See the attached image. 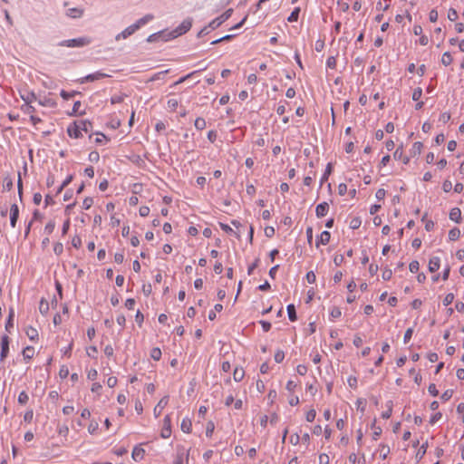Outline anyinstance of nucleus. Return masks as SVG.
I'll return each instance as SVG.
<instances>
[{"label":"nucleus","mask_w":464,"mask_h":464,"mask_svg":"<svg viewBox=\"0 0 464 464\" xmlns=\"http://www.w3.org/2000/svg\"><path fill=\"white\" fill-rule=\"evenodd\" d=\"M154 19V15L151 14H147L143 17L138 19L134 24L126 27L122 32L118 34L115 36L116 41H120L121 39H127L130 35H132L136 31L140 28L151 22Z\"/></svg>","instance_id":"f257e3e1"},{"label":"nucleus","mask_w":464,"mask_h":464,"mask_svg":"<svg viewBox=\"0 0 464 464\" xmlns=\"http://www.w3.org/2000/svg\"><path fill=\"white\" fill-rule=\"evenodd\" d=\"M92 128L89 121L80 120L72 122L67 128V133L71 138L79 139L82 136V131L87 133Z\"/></svg>","instance_id":"f03ea898"},{"label":"nucleus","mask_w":464,"mask_h":464,"mask_svg":"<svg viewBox=\"0 0 464 464\" xmlns=\"http://www.w3.org/2000/svg\"><path fill=\"white\" fill-rule=\"evenodd\" d=\"M91 39L89 37H79L74 39H69V40H63L62 41L59 45L60 46H65L70 48H75V47H83L91 44Z\"/></svg>","instance_id":"7ed1b4c3"},{"label":"nucleus","mask_w":464,"mask_h":464,"mask_svg":"<svg viewBox=\"0 0 464 464\" xmlns=\"http://www.w3.org/2000/svg\"><path fill=\"white\" fill-rule=\"evenodd\" d=\"M232 13H233L232 8L227 9L221 15H219L218 17L212 20L208 24V27L211 30H214L216 28L219 27L224 22H226L232 15Z\"/></svg>","instance_id":"20e7f679"},{"label":"nucleus","mask_w":464,"mask_h":464,"mask_svg":"<svg viewBox=\"0 0 464 464\" xmlns=\"http://www.w3.org/2000/svg\"><path fill=\"white\" fill-rule=\"evenodd\" d=\"M192 25V21L190 18L185 19L178 27L173 29L174 36L179 37L184 34H186Z\"/></svg>","instance_id":"39448f33"},{"label":"nucleus","mask_w":464,"mask_h":464,"mask_svg":"<svg viewBox=\"0 0 464 464\" xmlns=\"http://www.w3.org/2000/svg\"><path fill=\"white\" fill-rule=\"evenodd\" d=\"M171 435V420L169 415H166L163 419V428L161 430L160 436L163 439H168Z\"/></svg>","instance_id":"423d86ee"},{"label":"nucleus","mask_w":464,"mask_h":464,"mask_svg":"<svg viewBox=\"0 0 464 464\" xmlns=\"http://www.w3.org/2000/svg\"><path fill=\"white\" fill-rule=\"evenodd\" d=\"M9 352V337L7 335L2 336L1 339V353H0V361L3 362L8 354Z\"/></svg>","instance_id":"0eeeda50"},{"label":"nucleus","mask_w":464,"mask_h":464,"mask_svg":"<svg viewBox=\"0 0 464 464\" xmlns=\"http://www.w3.org/2000/svg\"><path fill=\"white\" fill-rule=\"evenodd\" d=\"M19 217V208L16 204H13L10 208V225L15 227Z\"/></svg>","instance_id":"6e6552de"},{"label":"nucleus","mask_w":464,"mask_h":464,"mask_svg":"<svg viewBox=\"0 0 464 464\" xmlns=\"http://www.w3.org/2000/svg\"><path fill=\"white\" fill-rule=\"evenodd\" d=\"M168 402H169L168 396H164L163 398H161L160 400V401L155 406L154 411H153L156 417H159L163 409L168 405Z\"/></svg>","instance_id":"1a4fd4ad"},{"label":"nucleus","mask_w":464,"mask_h":464,"mask_svg":"<svg viewBox=\"0 0 464 464\" xmlns=\"http://www.w3.org/2000/svg\"><path fill=\"white\" fill-rule=\"evenodd\" d=\"M110 75L109 74H106V73H103V72H95L93 73H90L88 75H86L83 79H82V82H93V81H98V80H101L102 78H105V77H109Z\"/></svg>","instance_id":"9d476101"},{"label":"nucleus","mask_w":464,"mask_h":464,"mask_svg":"<svg viewBox=\"0 0 464 464\" xmlns=\"http://www.w3.org/2000/svg\"><path fill=\"white\" fill-rule=\"evenodd\" d=\"M329 211V205L327 202H322L316 206L315 214L317 218L324 217Z\"/></svg>","instance_id":"9b49d317"},{"label":"nucleus","mask_w":464,"mask_h":464,"mask_svg":"<svg viewBox=\"0 0 464 464\" xmlns=\"http://www.w3.org/2000/svg\"><path fill=\"white\" fill-rule=\"evenodd\" d=\"M330 238H331V234L330 232L324 230L321 233L319 238L317 239L316 241V247H319V246L322 244V245H327L330 241Z\"/></svg>","instance_id":"f8f14e48"},{"label":"nucleus","mask_w":464,"mask_h":464,"mask_svg":"<svg viewBox=\"0 0 464 464\" xmlns=\"http://www.w3.org/2000/svg\"><path fill=\"white\" fill-rule=\"evenodd\" d=\"M440 266V258L439 256H432L429 261V270L433 273L439 270Z\"/></svg>","instance_id":"ddd939ff"},{"label":"nucleus","mask_w":464,"mask_h":464,"mask_svg":"<svg viewBox=\"0 0 464 464\" xmlns=\"http://www.w3.org/2000/svg\"><path fill=\"white\" fill-rule=\"evenodd\" d=\"M159 34H160L161 42H168V41L177 38L176 36H174L173 30H171V31L162 30V31L159 32Z\"/></svg>","instance_id":"4468645a"},{"label":"nucleus","mask_w":464,"mask_h":464,"mask_svg":"<svg viewBox=\"0 0 464 464\" xmlns=\"http://www.w3.org/2000/svg\"><path fill=\"white\" fill-rule=\"evenodd\" d=\"M188 452H186L184 449L178 450L174 464H183L184 459H188Z\"/></svg>","instance_id":"2eb2a0df"},{"label":"nucleus","mask_w":464,"mask_h":464,"mask_svg":"<svg viewBox=\"0 0 464 464\" xmlns=\"http://www.w3.org/2000/svg\"><path fill=\"white\" fill-rule=\"evenodd\" d=\"M145 455V450L140 447H135L132 450V459L135 461H140Z\"/></svg>","instance_id":"dca6fc26"},{"label":"nucleus","mask_w":464,"mask_h":464,"mask_svg":"<svg viewBox=\"0 0 464 464\" xmlns=\"http://www.w3.org/2000/svg\"><path fill=\"white\" fill-rule=\"evenodd\" d=\"M393 158L397 160H402L404 164H407L410 160L408 157L403 156V150L401 147L396 149L393 153Z\"/></svg>","instance_id":"f3484780"},{"label":"nucleus","mask_w":464,"mask_h":464,"mask_svg":"<svg viewBox=\"0 0 464 464\" xmlns=\"http://www.w3.org/2000/svg\"><path fill=\"white\" fill-rule=\"evenodd\" d=\"M180 429L185 433H190L192 429V422L189 418H184L180 424Z\"/></svg>","instance_id":"a211bd4d"},{"label":"nucleus","mask_w":464,"mask_h":464,"mask_svg":"<svg viewBox=\"0 0 464 464\" xmlns=\"http://www.w3.org/2000/svg\"><path fill=\"white\" fill-rule=\"evenodd\" d=\"M21 98L24 102V104H31L37 100L35 93L33 92L21 94Z\"/></svg>","instance_id":"6ab92c4d"},{"label":"nucleus","mask_w":464,"mask_h":464,"mask_svg":"<svg viewBox=\"0 0 464 464\" xmlns=\"http://www.w3.org/2000/svg\"><path fill=\"white\" fill-rule=\"evenodd\" d=\"M83 14V11L80 8H69L66 12L67 16L71 18H80Z\"/></svg>","instance_id":"aec40b11"},{"label":"nucleus","mask_w":464,"mask_h":464,"mask_svg":"<svg viewBox=\"0 0 464 464\" xmlns=\"http://www.w3.org/2000/svg\"><path fill=\"white\" fill-rule=\"evenodd\" d=\"M450 218L452 221L459 223L461 219V212L458 208H454L450 212Z\"/></svg>","instance_id":"412c9836"},{"label":"nucleus","mask_w":464,"mask_h":464,"mask_svg":"<svg viewBox=\"0 0 464 464\" xmlns=\"http://www.w3.org/2000/svg\"><path fill=\"white\" fill-rule=\"evenodd\" d=\"M245 376V371L243 368L241 367H237L234 369V372H233V379L236 381V382H240L243 380Z\"/></svg>","instance_id":"4be33fe9"},{"label":"nucleus","mask_w":464,"mask_h":464,"mask_svg":"<svg viewBox=\"0 0 464 464\" xmlns=\"http://www.w3.org/2000/svg\"><path fill=\"white\" fill-rule=\"evenodd\" d=\"M423 148V144L420 141H416L412 144V148L411 150V156H417L421 153Z\"/></svg>","instance_id":"5701e85b"},{"label":"nucleus","mask_w":464,"mask_h":464,"mask_svg":"<svg viewBox=\"0 0 464 464\" xmlns=\"http://www.w3.org/2000/svg\"><path fill=\"white\" fill-rule=\"evenodd\" d=\"M25 334L31 341H35L38 338V332L35 328L28 326L25 329Z\"/></svg>","instance_id":"b1692460"},{"label":"nucleus","mask_w":464,"mask_h":464,"mask_svg":"<svg viewBox=\"0 0 464 464\" xmlns=\"http://www.w3.org/2000/svg\"><path fill=\"white\" fill-rule=\"evenodd\" d=\"M288 318L291 322H295L297 319L295 307L294 304H288L286 307Z\"/></svg>","instance_id":"393cba45"},{"label":"nucleus","mask_w":464,"mask_h":464,"mask_svg":"<svg viewBox=\"0 0 464 464\" xmlns=\"http://www.w3.org/2000/svg\"><path fill=\"white\" fill-rule=\"evenodd\" d=\"M330 318L331 320H335V319H338L339 317H341L342 315V312H341V309L337 306H333L331 309H330Z\"/></svg>","instance_id":"a878e982"},{"label":"nucleus","mask_w":464,"mask_h":464,"mask_svg":"<svg viewBox=\"0 0 464 464\" xmlns=\"http://www.w3.org/2000/svg\"><path fill=\"white\" fill-rule=\"evenodd\" d=\"M39 311L42 314L45 315L49 312V303L42 299L39 304Z\"/></svg>","instance_id":"bb28decb"},{"label":"nucleus","mask_w":464,"mask_h":464,"mask_svg":"<svg viewBox=\"0 0 464 464\" xmlns=\"http://www.w3.org/2000/svg\"><path fill=\"white\" fill-rule=\"evenodd\" d=\"M34 354V349L32 346H26L23 350V356L25 360L31 359Z\"/></svg>","instance_id":"cd10ccee"},{"label":"nucleus","mask_w":464,"mask_h":464,"mask_svg":"<svg viewBox=\"0 0 464 464\" xmlns=\"http://www.w3.org/2000/svg\"><path fill=\"white\" fill-rule=\"evenodd\" d=\"M460 237V230L457 227H454L449 231V239L451 241H455L459 239Z\"/></svg>","instance_id":"c85d7f7f"},{"label":"nucleus","mask_w":464,"mask_h":464,"mask_svg":"<svg viewBox=\"0 0 464 464\" xmlns=\"http://www.w3.org/2000/svg\"><path fill=\"white\" fill-rule=\"evenodd\" d=\"M223 309V305L220 304H217L215 306H214V310H211L208 314V319L213 321L214 319H216L217 317V314H216V312H221Z\"/></svg>","instance_id":"c756f323"},{"label":"nucleus","mask_w":464,"mask_h":464,"mask_svg":"<svg viewBox=\"0 0 464 464\" xmlns=\"http://www.w3.org/2000/svg\"><path fill=\"white\" fill-rule=\"evenodd\" d=\"M331 172H332V164L328 163L325 168L324 173L321 177V180H320L321 185L328 179Z\"/></svg>","instance_id":"7c9ffc66"},{"label":"nucleus","mask_w":464,"mask_h":464,"mask_svg":"<svg viewBox=\"0 0 464 464\" xmlns=\"http://www.w3.org/2000/svg\"><path fill=\"white\" fill-rule=\"evenodd\" d=\"M194 125H195V128L197 130H204L206 128L207 123H206V121L203 118L198 117V118H197L195 120Z\"/></svg>","instance_id":"2f4dec72"},{"label":"nucleus","mask_w":464,"mask_h":464,"mask_svg":"<svg viewBox=\"0 0 464 464\" xmlns=\"http://www.w3.org/2000/svg\"><path fill=\"white\" fill-rule=\"evenodd\" d=\"M453 59H452V56L451 54L449 53V52H446L442 54V57H441V63L445 65V66H448L450 65L451 63H452Z\"/></svg>","instance_id":"473e14b6"},{"label":"nucleus","mask_w":464,"mask_h":464,"mask_svg":"<svg viewBox=\"0 0 464 464\" xmlns=\"http://www.w3.org/2000/svg\"><path fill=\"white\" fill-rule=\"evenodd\" d=\"M161 351L158 347L152 348L150 351V357L155 361H159L161 358Z\"/></svg>","instance_id":"72a5a7b5"},{"label":"nucleus","mask_w":464,"mask_h":464,"mask_svg":"<svg viewBox=\"0 0 464 464\" xmlns=\"http://www.w3.org/2000/svg\"><path fill=\"white\" fill-rule=\"evenodd\" d=\"M21 110L25 113V114H29L30 116L31 115H34V111H35V108L33 107L31 104H23L22 107H21Z\"/></svg>","instance_id":"f704fd0d"},{"label":"nucleus","mask_w":464,"mask_h":464,"mask_svg":"<svg viewBox=\"0 0 464 464\" xmlns=\"http://www.w3.org/2000/svg\"><path fill=\"white\" fill-rule=\"evenodd\" d=\"M28 401H29L28 394L24 391L21 392L18 395V402L20 404L24 405L28 402Z\"/></svg>","instance_id":"c9c22d12"},{"label":"nucleus","mask_w":464,"mask_h":464,"mask_svg":"<svg viewBox=\"0 0 464 464\" xmlns=\"http://www.w3.org/2000/svg\"><path fill=\"white\" fill-rule=\"evenodd\" d=\"M55 228V222L54 220H50L44 227V232L47 235H51Z\"/></svg>","instance_id":"e433bc0d"},{"label":"nucleus","mask_w":464,"mask_h":464,"mask_svg":"<svg viewBox=\"0 0 464 464\" xmlns=\"http://www.w3.org/2000/svg\"><path fill=\"white\" fill-rule=\"evenodd\" d=\"M299 12H300V9L299 8H295L291 14L290 15L288 16L287 20L289 22H295L297 21L298 19V16H299Z\"/></svg>","instance_id":"4c0bfd02"},{"label":"nucleus","mask_w":464,"mask_h":464,"mask_svg":"<svg viewBox=\"0 0 464 464\" xmlns=\"http://www.w3.org/2000/svg\"><path fill=\"white\" fill-rule=\"evenodd\" d=\"M409 269L411 273H417L420 269V264L418 261L413 260L409 265Z\"/></svg>","instance_id":"58836bf2"},{"label":"nucleus","mask_w":464,"mask_h":464,"mask_svg":"<svg viewBox=\"0 0 464 464\" xmlns=\"http://www.w3.org/2000/svg\"><path fill=\"white\" fill-rule=\"evenodd\" d=\"M215 430V425L212 421H208L206 427V436L211 437Z\"/></svg>","instance_id":"ea45409f"},{"label":"nucleus","mask_w":464,"mask_h":464,"mask_svg":"<svg viewBox=\"0 0 464 464\" xmlns=\"http://www.w3.org/2000/svg\"><path fill=\"white\" fill-rule=\"evenodd\" d=\"M315 417H316V411L314 409H312L306 412L305 419L308 422L314 421Z\"/></svg>","instance_id":"a19ab883"},{"label":"nucleus","mask_w":464,"mask_h":464,"mask_svg":"<svg viewBox=\"0 0 464 464\" xmlns=\"http://www.w3.org/2000/svg\"><path fill=\"white\" fill-rule=\"evenodd\" d=\"M372 428L374 429L372 432V439L377 440L382 434V429L380 427H375V421L372 423Z\"/></svg>","instance_id":"79ce46f5"},{"label":"nucleus","mask_w":464,"mask_h":464,"mask_svg":"<svg viewBox=\"0 0 464 464\" xmlns=\"http://www.w3.org/2000/svg\"><path fill=\"white\" fill-rule=\"evenodd\" d=\"M421 95H422V90H421V88L418 87L413 90L412 100L419 101L421 98Z\"/></svg>","instance_id":"37998d69"},{"label":"nucleus","mask_w":464,"mask_h":464,"mask_svg":"<svg viewBox=\"0 0 464 464\" xmlns=\"http://www.w3.org/2000/svg\"><path fill=\"white\" fill-rule=\"evenodd\" d=\"M453 300H454V295L450 293V294L446 295L442 303L445 306H448L449 304H450L453 302Z\"/></svg>","instance_id":"c03bdc74"},{"label":"nucleus","mask_w":464,"mask_h":464,"mask_svg":"<svg viewBox=\"0 0 464 464\" xmlns=\"http://www.w3.org/2000/svg\"><path fill=\"white\" fill-rule=\"evenodd\" d=\"M72 179V176H68L59 187L57 192L60 193L66 186H68Z\"/></svg>","instance_id":"a18cd8bd"},{"label":"nucleus","mask_w":464,"mask_h":464,"mask_svg":"<svg viewBox=\"0 0 464 464\" xmlns=\"http://www.w3.org/2000/svg\"><path fill=\"white\" fill-rule=\"evenodd\" d=\"M160 37L159 32L149 35L147 38L148 43H154V42H160Z\"/></svg>","instance_id":"49530a36"},{"label":"nucleus","mask_w":464,"mask_h":464,"mask_svg":"<svg viewBox=\"0 0 464 464\" xmlns=\"http://www.w3.org/2000/svg\"><path fill=\"white\" fill-rule=\"evenodd\" d=\"M452 394H453L452 390H447L441 394L440 399L444 401H447L452 397Z\"/></svg>","instance_id":"de8ad7c7"},{"label":"nucleus","mask_w":464,"mask_h":464,"mask_svg":"<svg viewBox=\"0 0 464 464\" xmlns=\"http://www.w3.org/2000/svg\"><path fill=\"white\" fill-rule=\"evenodd\" d=\"M274 358H275V361H276L277 363L281 362L284 360V358H285V353H284V352H283V351H281V350H278V351L275 353Z\"/></svg>","instance_id":"09e8293b"},{"label":"nucleus","mask_w":464,"mask_h":464,"mask_svg":"<svg viewBox=\"0 0 464 464\" xmlns=\"http://www.w3.org/2000/svg\"><path fill=\"white\" fill-rule=\"evenodd\" d=\"M300 441V436L298 433H295L293 435L290 436L289 438V442L292 444V445H297Z\"/></svg>","instance_id":"8fccbe9b"},{"label":"nucleus","mask_w":464,"mask_h":464,"mask_svg":"<svg viewBox=\"0 0 464 464\" xmlns=\"http://www.w3.org/2000/svg\"><path fill=\"white\" fill-rule=\"evenodd\" d=\"M448 18L450 21H455L458 18V13L454 8H450L448 12Z\"/></svg>","instance_id":"3c124183"},{"label":"nucleus","mask_w":464,"mask_h":464,"mask_svg":"<svg viewBox=\"0 0 464 464\" xmlns=\"http://www.w3.org/2000/svg\"><path fill=\"white\" fill-rule=\"evenodd\" d=\"M439 14L437 10L432 9L429 14V19L430 22L435 23L438 20Z\"/></svg>","instance_id":"603ef678"},{"label":"nucleus","mask_w":464,"mask_h":464,"mask_svg":"<svg viewBox=\"0 0 464 464\" xmlns=\"http://www.w3.org/2000/svg\"><path fill=\"white\" fill-rule=\"evenodd\" d=\"M361 226V219L358 218H353L350 222V227L356 229Z\"/></svg>","instance_id":"864d4df0"},{"label":"nucleus","mask_w":464,"mask_h":464,"mask_svg":"<svg viewBox=\"0 0 464 464\" xmlns=\"http://www.w3.org/2000/svg\"><path fill=\"white\" fill-rule=\"evenodd\" d=\"M98 376V372L95 369H90L87 372V378L89 380H95Z\"/></svg>","instance_id":"5fc2aeb1"},{"label":"nucleus","mask_w":464,"mask_h":464,"mask_svg":"<svg viewBox=\"0 0 464 464\" xmlns=\"http://www.w3.org/2000/svg\"><path fill=\"white\" fill-rule=\"evenodd\" d=\"M63 246L62 243H56L54 246H53V252L59 256L63 253Z\"/></svg>","instance_id":"6e6d98bb"},{"label":"nucleus","mask_w":464,"mask_h":464,"mask_svg":"<svg viewBox=\"0 0 464 464\" xmlns=\"http://www.w3.org/2000/svg\"><path fill=\"white\" fill-rule=\"evenodd\" d=\"M179 105V101L177 99H169L168 101V107L171 110H176Z\"/></svg>","instance_id":"4d7b16f0"},{"label":"nucleus","mask_w":464,"mask_h":464,"mask_svg":"<svg viewBox=\"0 0 464 464\" xmlns=\"http://www.w3.org/2000/svg\"><path fill=\"white\" fill-rule=\"evenodd\" d=\"M413 330L411 328H409L406 330L403 337V341L405 343H409L411 336H412Z\"/></svg>","instance_id":"13d9d810"},{"label":"nucleus","mask_w":464,"mask_h":464,"mask_svg":"<svg viewBox=\"0 0 464 464\" xmlns=\"http://www.w3.org/2000/svg\"><path fill=\"white\" fill-rule=\"evenodd\" d=\"M93 203V200L92 198H86L83 201H82V208L84 209H89L91 208L92 205Z\"/></svg>","instance_id":"bf43d9fd"},{"label":"nucleus","mask_w":464,"mask_h":464,"mask_svg":"<svg viewBox=\"0 0 464 464\" xmlns=\"http://www.w3.org/2000/svg\"><path fill=\"white\" fill-rule=\"evenodd\" d=\"M139 213L141 217H147L150 214V208L147 206H141L139 209Z\"/></svg>","instance_id":"052dcab7"},{"label":"nucleus","mask_w":464,"mask_h":464,"mask_svg":"<svg viewBox=\"0 0 464 464\" xmlns=\"http://www.w3.org/2000/svg\"><path fill=\"white\" fill-rule=\"evenodd\" d=\"M428 391L432 396H438L439 394V391L437 390V387L434 383H430L429 385Z\"/></svg>","instance_id":"680f3d73"},{"label":"nucleus","mask_w":464,"mask_h":464,"mask_svg":"<svg viewBox=\"0 0 464 464\" xmlns=\"http://www.w3.org/2000/svg\"><path fill=\"white\" fill-rule=\"evenodd\" d=\"M457 412L460 415V419L464 423V403H459L457 406Z\"/></svg>","instance_id":"e2e57ef3"},{"label":"nucleus","mask_w":464,"mask_h":464,"mask_svg":"<svg viewBox=\"0 0 464 464\" xmlns=\"http://www.w3.org/2000/svg\"><path fill=\"white\" fill-rule=\"evenodd\" d=\"M114 350L111 344H108L104 347V354L108 357H111L113 355Z\"/></svg>","instance_id":"0e129e2a"},{"label":"nucleus","mask_w":464,"mask_h":464,"mask_svg":"<svg viewBox=\"0 0 464 464\" xmlns=\"http://www.w3.org/2000/svg\"><path fill=\"white\" fill-rule=\"evenodd\" d=\"M442 417V414L440 412H436L430 417V423L435 424L439 420H440Z\"/></svg>","instance_id":"69168bd1"},{"label":"nucleus","mask_w":464,"mask_h":464,"mask_svg":"<svg viewBox=\"0 0 464 464\" xmlns=\"http://www.w3.org/2000/svg\"><path fill=\"white\" fill-rule=\"evenodd\" d=\"M285 388L288 392H292L296 388V383L294 381L289 380L286 383Z\"/></svg>","instance_id":"338daca9"},{"label":"nucleus","mask_w":464,"mask_h":464,"mask_svg":"<svg viewBox=\"0 0 464 464\" xmlns=\"http://www.w3.org/2000/svg\"><path fill=\"white\" fill-rule=\"evenodd\" d=\"M452 188V183L450 180H445L442 184V189L445 192H450Z\"/></svg>","instance_id":"774afa93"}]
</instances>
